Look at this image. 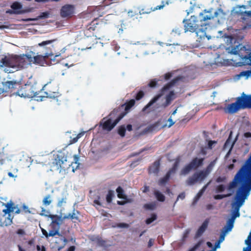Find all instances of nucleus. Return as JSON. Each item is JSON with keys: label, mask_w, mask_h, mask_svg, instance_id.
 Masks as SVG:
<instances>
[{"label": "nucleus", "mask_w": 251, "mask_h": 251, "mask_svg": "<svg viewBox=\"0 0 251 251\" xmlns=\"http://www.w3.org/2000/svg\"><path fill=\"white\" fill-rule=\"evenodd\" d=\"M238 183L241 185L236 192L235 197V202L232 204L238 216H239L240 208L244 204L251 190V162L245 161L244 164L235 176L234 179L229 183L227 189L230 190L236 187Z\"/></svg>", "instance_id": "obj_1"}, {"label": "nucleus", "mask_w": 251, "mask_h": 251, "mask_svg": "<svg viewBox=\"0 0 251 251\" xmlns=\"http://www.w3.org/2000/svg\"><path fill=\"white\" fill-rule=\"evenodd\" d=\"M218 13L217 11L213 12V10L209 11L204 10L198 16H191L188 19H184V30L185 32H195L199 40H202L205 37L209 39L206 35L207 25H209L208 20L214 19L217 17Z\"/></svg>", "instance_id": "obj_2"}, {"label": "nucleus", "mask_w": 251, "mask_h": 251, "mask_svg": "<svg viewBox=\"0 0 251 251\" xmlns=\"http://www.w3.org/2000/svg\"><path fill=\"white\" fill-rule=\"evenodd\" d=\"M53 85H56V84H52L51 81L46 84L43 87V89L46 90L45 92L46 96L40 95V92L36 91L35 87L33 85H25L17 92V95L24 98H35L37 101H42L46 98L56 99L58 100V98L61 96V94L57 91H52L51 90V87Z\"/></svg>", "instance_id": "obj_3"}, {"label": "nucleus", "mask_w": 251, "mask_h": 251, "mask_svg": "<svg viewBox=\"0 0 251 251\" xmlns=\"http://www.w3.org/2000/svg\"><path fill=\"white\" fill-rule=\"evenodd\" d=\"M182 79V77L181 76H178L174 78L170 82H168L165 85H164L163 87L161 89L160 93L154 97L150 101V102L143 108L142 111L145 112L147 111L149 108H150V111L149 112L154 111L159 108L162 107L165 108L169 106L171 103L172 101L175 99V94L174 91H170L169 93L166 95L165 97L166 101L165 102L161 104H156L154 106L152 105L159 100V99L163 95L165 91L169 90L178 81L181 80Z\"/></svg>", "instance_id": "obj_4"}, {"label": "nucleus", "mask_w": 251, "mask_h": 251, "mask_svg": "<svg viewBox=\"0 0 251 251\" xmlns=\"http://www.w3.org/2000/svg\"><path fill=\"white\" fill-rule=\"evenodd\" d=\"M251 108V95H247L244 93L237 98L235 102L229 104L225 108V112L230 114L236 113L240 109ZM246 161L251 162V153Z\"/></svg>", "instance_id": "obj_5"}, {"label": "nucleus", "mask_w": 251, "mask_h": 251, "mask_svg": "<svg viewBox=\"0 0 251 251\" xmlns=\"http://www.w3.org/2000/svg\"><path fill=\"white\" fill-rule=\"evenodd\" d=\"M126 115V112L112 116H110L109 114L107 117L103 118L101 120L100 123V126L104 131H110Z\"/></svg>", "instance_id": "obj_6"}, {"label": "nucleus", "mask_w": 251, "mask_h": 251, "mask_svg": "<svg viewBox=\"0 0 251 251\" xmlns=\"http://www.w3.org/2000/svg\"><path fill=\"white\" fill-rule=\"evenodd\" d=\"M23 56L19 55H3L0 59V68L2 67L19 68L24 62Z\"/></svg>", "instance_id": "obj_7"}, {"label": "nucleus", "mask_w": 251, "mask_h": 251, "mask_svg": "<svg viewBox=\"0 0 251 251\" xmlns=\"http://www.w3.org/2000/svg\"><path fill=\"white\" fill-rule=\"evenodd\" d=\"M4 205L6 208L2 210L4 215H3L0 219V226H7L12 224L13 217L10 214L16 209V206L12 201H10Z\"/></svg>", "instance_id": "obj_8"}, {"label": "nucleus", "mask_w": 251, "mask_h": 251, "mask_svg": "<svg viewBox=\"0 0 251 251\" xmlns=\"http://www.w3.org/2000/svg\"><path fill=\"white\" fill-rule=\"evenodd\" d=\"M56 39L44 41L38 44L41 48V53L46 55L48 58L54 55L53 51L57 47L56 44L53 43L56 41Z\"/></svg>", "instance_id": "obj_9"}, {"label": "nucleus", "mask_w": 251, "mask_h": 251, "mask_svg": "<svg viewBox=\"0 0 251 251\" xmlns=\"http://www.w3.org/2000/svg\"><path fill=\"white\" fill-rule=\"evenodd\" d=\"M204 158H194L191 162L186 165L180 171L179 175L185 176L188 175L191 171L197 170L203 164Z\"/></svg>", "instance_id": "obj_10"}, {"label": "nucleus", "mask_w": 251, "mask_h": 251, "mask_svg": "<svg viewBox=\"0 0 251 251\" xmlns=\"http://www.w3.org/2000/svg\"><path fill=\"white\" fill-rule=\"evenodd\" d=\"M52 164L57 170L59 169L65 170L68 165H70L68 164L67 156L64 153L61 152L54 155V160L52 162Z\"/></svg>", "instance_id": "obj_11"}, {"label": "nucleus", "mask_w": 251, "mask_h": 251, "mask_svg": "<svg viewBox=\"0 0 251 251\" xmlns=\"http://www.w3.org/2000/svg\"><path fill=\"white\" fill-rule=\"evenodd\" d=\"M207 176V173L203 170L196 172L191 176L188 178L186 180V183L188 185H192L197 182L201 183Z\"/></svg>", "instance_id": "obj_12"}, {"label": "nucleus", "mask_w": 251, "mask_h": 251, "mask_svg": "<svg viewBox=\"0 0 251 251\" xmlns=\"http://www.w3.org/2000/svg\"><path fill=\"white\" fill-rule=\"evenodd\" d=\"M135 100L131 99L127 101L125 103L122 104L120 106L114 109L110 113V116L119 115L124 112H126V114L130 108L135 105Z\"/></svg>", "instance_id": "obj_13"}, {"label": "nucleus", "mask_w": 251, "mask_h": 251, "mask_svg": "<svg viewBox=\"0 0 251 251\" xmlns=\"http://www.w3.org/2000/svg\"><path fill=\"white\" fill-rule=\"evenodd\" d=\"M17 85H19V82L17 81H7L0 84V97L2 96L4 93H12Z\"/></svg>", "instance_id": "obj_14"}, {"label": "nucleus", "mask_w": 251, "mask_h": 251, "mask_svg": "<svg viewBox=\"0 0 251 251\" xmlns=\"http://www.w3.org/2000/svg\"><path fill=\"white\" fill-rule=\"evenodd\" d=\"M75 7L71 4H65L60 10V16L62 18H71L75 13Z\"/></svg>", "instance_id": "obj_15"}, {"label": "nucleus", "mask_w": 251, "mask_h": 251, "mask_svg": "<svg viewBox=\"0 0 251 251\" xmlns=\"http://www.w3.org/2000/svg\"><path fill=\"white\" fill-rule=\"evenodd\" d=\"M99 24L97 19L92 21L89 25H88L84 30V35L87 37L91 36V33H92L99 28Z\"/></svg>", "instance_id": "obj_16"}, {"label": "nucleus", "mask_w": 251, "mask_h": 251, "mask_svg": "<svg viewBox=\"0 0 251 251\" xmlns=\"http://www.w3.org/2000/svg\"><path fill=\"white\" fill-rule=\"evenodd\" d=\"M47 56L44 54L37 55L33 57V63L34 64H38L41 66L45 65H49Z\"/></svg>", "instance_id": "obj_17"}, {"label": "nucleus", "mask_w": 251, "mask_h": 251, "mask_svg": "<svg viewBox=\"0 0 251 251\" xmlns=\"http://www.w3.org/2000/svg\"><path fill=\"white\" fill-rule=\"evenodd\" d=\"M160 161L156 160L149 168L148 173L149 174H153L157 175L159 172Z\"/></svg>", "instance_id": "obj_18"}, {"label": "nucleus", "mask_w": 251, "mask_h": 251, "mask_svg": "<svg viewBox=\"0 0 251 251\" xmlns=\"http://www.w3.org/2000/svg\"><path fill=\"white\" fill-rule=\"evenodd\" d=\"M234 51H233V53L234 54H238L243 58H248L247 55H243L242 52V51H244L246 53H248V52H246V51L248 50H249L245 46H243L239 44L238 46H236V47L234 48Z\"/></svg>", "instance_id": "obj_19"}, {"label": "nucleus", "mask_w": 251, "mask_h": 251, "mask_svg": "<svg viewBox=\"0 0 251 251\" xmlns=\"http://www.w3.org/2000/svg\"><path fill=\"white\" fill-rule=\"evenodd\" d=\"M209 222V219H206L205 220V221L203 222L201 226L199 228L197 231V235L198 236H201L203 233L205 231L206 229L207 228L208 224Z\"/></svg>", "instance_id": "obj_20"}, {"label": "nucleus", "mask_w": 251, "mask_h": 251, "mask_svg": "<svg viewBox=\"0 0 251 251\" xmlns=\"http://www.w3.org/2000/svg\"><path fill=\"white\" fill-rule=\"evenodd\" d=\"M180 157L177 156L175 159V162L172 167L168 171V172L170 173V174L171 175L175 174L179 166V163L180 162Z\"/></svg>", "instance_id": "obj_21"}, {"label": "nucleus", "mask_w": 251, "mask_h": 251, "mask_svg": "<svg viewBox=\"0 0 251 251\" xmlns=\"http://www.w3.org/2000/svg\"><path fill=\"white\" fill-rule=\"evenodd\" d=\"M225 39H226V46L228 48H233V44L236 42V39L234 38L232 35H225Z\"/></svg>", "instance_id": "obj_22"}, {"label": "nucleus", "mask_w": 251, "mask_h": 251, "mask_svg": "<svg viewBox=\"0 0 251 251\" xmlns=\"http://www.w3.org/2000/svg\"><path fill=\"white\" fill-rule=\"evenodd\" d=\"M31 54H25L19 55V56H23L24 62L21 63V67H23L25 64V59L26 58L28 59V61L30 62H33V57L34 56V52L32 51H30Z\"/></svg>", "instance_id": "obj_23"}, {"label": "nucleus", "mask_w": 251, "mask_h": 251, "mask_svg": "<svg viewBox=\"0 0 251 251\" xmlns=\"http://www.w3.org/2000/svg\"><path fill=\"white\" fill-rule=\"evenodd\" d=\"M171 175L170 173L167 172L165 176L158 181V185L160 186L165 185L169 180Z\"/></svg>", "instance_id": "obj_24"}, {"label": "nucleus", "mask_w": 251, "mask_h": 251, "mask_svg": "<svg viewBox=\"0 0 251 251\" xmlns=\"http://www.w3.org/2000/svg\"><path fill=\"white\" fill-rule=\"evenodd\" d=\"M77 214H79V212L78 211H75V210H74L73 212L72 213H69L67 215H65L63 217V218L64 219H71V220H75L76 221H78L79 220V218L78 217V216H76V213Z\"/></svg>", "instance_id": "obj_25"}, {"label": "nucleus", "mask_w": 251, "mask_h": 251, "mask_svg": "<svg viewBox=\"0 0 251 251\" xmlns=\"http://www.w3.org/2000/svg\"><path fill=\"white\" fill-rule=\"evenodd\" d=\"M116 192L117 193V197L120 199H123L124 200H127V196L125 194V191L121 187L119 186L116 189Z\"/></svg>", "instance_id": "obj_26"}, {"label": "nucleus", "mask_w": 251, "mask_h": 251, "mask_svg": "<svg viewBox=\"0 0 251 251\" xmlns=\"http://www.w3.org/2000/svg\"><path fill=\"white\" fill-rule=\"evenodd\" d=\"M154 195L155 196L156 199L160 202H163L165 200V196L162 194L158 190H156L154 192Z\"/></svg>", "instance_id": "obj_27"}, {"label": "nucleus", "mask_w": 251, "mask_h": 251, "mask_svg": "<svg viewBox=\"0 0 251 251\" xmlns=\"http://www.w3.org/2000/svg\"><path fill=\"white\" fill-rule=\"evenodd\" d=\"M237 216V213L235 214V216L233 217L231 219H229L228 222V225L227 226H225V228H226L225 231H228L230 230L233 226V223L234 221V218L236 217Z\"/></svg>", "instance_id": "obj_28"}, {"label": "nucleus", "mask_w": 251, "mask_h": 251, "mask_svg": "<svg viewBox=\"0 0 251 251\" xmlns=\"http://www.w3.org/2000/svg\"><path fill=\"white\" fill-rule=\"evenodd\" d=\"M50 13L49 12L46 11L44 12H42L41 14L35 19H29L28 21H33V20H37L39 19H46L49 17Z\"/></svg>", "instance_id": "obj_29"}, {"label": "nucleus", "mask_w": 251, "mask_h": 251, "mask_svg": "<svg viewBox=\"0 0 251 251\" xmlns=\"http://www.w3.org/2000/svg\"><path fill=\"white\" fill-rule=\"evenodd\" d=\"M11 8L15 11H23L21 10L22 5L17 1L13 2L11 5Z\"/></svg>", "instance_id": "obj_30"}, {"label": "nucleus", "mask_w": 251, "mask_h": 251, "mask_svg": "<svg viewBox=\"0 0 251 251\" xmlns=\"http://www.w3.org/2000/svg\"><path fill=\"white\" fill-rule=\"evenodd\" d=\"M170 3H171V2L169 0H167L165 1H162L161 4L160 5H157L153 8H152V11L163 9L166 5H169Z\"/></svg>", "instance_id": "obj_31"}, {"label": "nucleus", "mask_w": 251, "mask_h": 251, "mask_svg": "<svg viewBox=\"0 0 251 251\" xmlns=\"http://www.w3.org/2000/svg\"><path fill=\"white\" fill-rule=\"evenodd\" d=\"M114 196V193L113 190H109L106 197V201L107 203H111L112 201V199Z\"/></svg>", "instance_id": "obj_32"}, {"label": "nucleus", "mask_w": 251, "mask_h": 251, "mask_svg": "<svg viewBox=\"0 0 251 251\" xmlns=\"http://www.w3.org/2000/svg\"><path fill=\"white\" fill-rule=\"evenodd\" d=\"M51 201V197L50 195L46 196L43 200V203L46 206L49 205Z\"/></svg>", "instance_id": "obj_33"}, {"label": "nucleus", "mask_w": 251, "mask_h": 251, "mask_svg": "<svg viewBox=\"0 0 251 251\" xmlns=\"http://www.w3.org/2000/svg\"><path fill=\"white\" fill-rule=\"evenodd\" d=\"M126 131V128L125 125H122L118 127V133L122 137H124L125 136Z\"/></svg>", "instance_id": "obj_34"}, {"label": "nucleus", "mask_w": 251, "mask_h": 251, "mask_svg": "<svg viewBox=\"0 0 251 251\" xmlns=\"http://www.w3.org/2000/svg\"><path fill=\"white\" fill-rule=\"evenodd\" d=\"M210 183V181H209L208 183H207L205 185H204L201 190L199 191V192L198 193L197 195V197L198 199L200 198L201 195L203 194L204 192L205 191L206 188L208 186V185Z\"/></svg>", "instance_id": "obj_35"}, {"label": "nucleus", "mask_w": 251, "mask_h": 251, "mask_svg": "<svg viewBox=\"0 0 251 251\" xmlns=\"http://www.w3.org/2000/svg\"><path fill=\"white\" fill-rule=\"evenodd\" d=\"M232 195L231 193H228L227 194H223V195H216L214 196V198L215 200H221L223 198L229 197Z\"/></svg>", "instance_id": "obj_36"}, {"label": "nucleus", "mask_w": 251, "mask_h": 251, "mask_svg": "<svg viewBox=\"0 0 251 251\" xmlns=\"http://www.w3.org/2000/svg\"><path fill=\"white\" fill-rule=\"evenodd\" d=\"M157 218L156 215L155 214H152L151 216V217L147 219L146 220V223L148 225L151 224L152 222L155 220Z\"/></svg>", "instance_id": "obj_37"}, {"label": "nucleus", "mask_w": 251, "mask_h": 251, "mask_svg": "<svg viewBox=\"0 0 251 251\" xmlns=\"http://www.w3.org/2000/svg\"><path fill=\"white\" fill-rule=\"evenodd\" d=\"M59 227H57V229L54 230H50L49 231V233H48V237L49 236H54L56 235H59Z\"/></svg>", "instance_id": "obj_38"}, {"label": "nucleus", "mask_w": 251, "mask_h": 251, "mask_svg": "<svg viewBox=\"0 0 251 251\" xmlns=\"http://www.w3.org/2000/svg\"><path fill=\"white\" fill-rule=\"evenodd\" d=\"M145 94L142 90L139 91L136 95L135 98L137 100H139L143 98Z\"/></svg>", "instance_id": "obj_39"}, {"label": "nucleus", "mask_w": 251, "mask_h": 251, "mask_svg": "<svg viewBox=\"0 0 251 251\" xmlns=\"http://www.w3.org/2000/svg\"><path fill=\"white\" fill-rule=\"evenodd\" d=\"M6 13L10 14H21L24 13V11H15L12 9L7 10Z\"/></svg>", "instance_id": "obj_40"}, {"label": "nucleus", "mask_w": 251, "mask_h": 251, "mask_svg": "<svg viewBox=\"0 0 251 251\" xmlns=\"http://www.w3.org/2000/svg\"><path fill=\"white\" fill-rule=\"evenodd\" d=\"M225 190V186L223 184L218 185L216 187V192L217 193L223 192Z\"/></svg>", "instance_id": "obj_41"}, {"label": "nucleus", "mask_w": 251, "mask_h": 251, "mask_svg": "<svg viewBox=\"0 0 251 251\" xmlns=\"http://www.w3.org/2000/svg\"><path fill=\"white\" fill-rule=\"evenodd\" d=\"M214 165V163L213 162H211L208 166L206 167L205 170H203L204 172L207 173V175H208L210 172H211L213 166Z\"/></svg>", "instance_id": "obj_42"}, {"label": "nucleus", "mask_w": 251, "mask_h": 251, "mask_svg": "<svg viewBox=\"0 0 251 251\" xmlns=\"http://www.w3.org/2000/svg\"><path fill=\"white\" fill-rule=\"evenodd\" d=\"M152 12V8L146 10L145 8L142 9L139 11V14L142 15L144 14H149Z\"/></svg>", "instance_id": "obj_43"}, {"label": "nucleus", "mask_w": 251, "mask_h": 251, "mask_svg": "<svg viewBox=\"0 0 251 251\" xmlns=\"http://www.w3.org/2000/svg\"><path fill=\"white\" fill-rule=\"evenodd\" d=\"M245 243L248 246V248L244 249V251H251V239L246 240Z\"/></svg>", "instance_id": "obj_44"}, {"label": "nucleus", "mask_w": 251, "mask_h": 251, "mask_svg": "<svg viewBox=\"0 0 251 251\" xmlns=\"http://www.w3.org/2000/svg\"><path fill=\"white\" fill-rule=\"evenodd\" d=\"M66 200L67 198L66 197L62 198L58 201L57 205L60 207L62 206L63 204L66 202Z\"/></svg>", "instance_id": "obj_45"}, {"label": "nucleus", "mask_w": 251, "mask_h": 251, "mask_svg": "<svg viewBox=\"0 0 251 251\" xmlns=\"http://www.w3.org/2000/svg\"><path fill=\"white\" fill-rule=\"evenodd\" d=\"M157 81L155 79H152L148 84V86L151 88L155 87L157 85Z\"/></svg>", "instance_id": "obj_46"}, {"label": "nucleus", "mask_w": 251, "mask_h": 251, "mask_svg": "<svg viewBox=\"0 0 251 251\" xmlns=\"http://www.w3.org/2000/svg\"><path fill=\"white\" fill-rule=\"evenodd\" d=\"M18 172V169H14L12 172H8V175L10 177H15L17 176V175H14L15 174L17 173Z\"/></svg>", "instance_id": "obj_47"}, {"label": "nucleus", "mask_w": 251, "mask_h": 251, "mask_svg": "<svg viewBox=\"0 0 251 251\" xmlns=\"http://www.w3.org/2000/svg\"><path fill=\"white\" fill-rule=\"evenodd\" d=\"M173 75V73L172 72H168L166 74H165L164 75V78L165 80H169L170 79Z\"/></svg>", "instance_id": "obj_48"}, {"label": "nucleus", "mask_w": 251, "mask_h": 251, "mask_svg": "<svg viewBox=\"0 0 251 251\" xmlns=\"http://www.w3.org/2000/svg\"><path fill=\"white\" fill-rule=\"evenodd\" d=\"M144 207L147 209L153 210L154 208L155 205L152 203L145 204Z\"/></svg>", "instance_id": "obj_49"}, {"label": "nucleus", "mask_w": 251, "mask_h": 251, "mask_svg": "<svg viewBox=\"0 0 251 251\" xmlns=\"http://www.w3.org/2000/svg\"><path fill=\"white\" fill-rule=\"evenodd\" d=\"M226 180V176H219L216 179V181L217 183L223 182H225Z\"/></svg>", "instance_id": "obj_50"}, {"label": "nucleus", "mask_w": 251, "mask_h": 251, "mask_svg": "<svg viewBox=\"0 0 251 251\" xmlns=\"http://www.w3.org/2000/svg\"><path fill=\"white\" fill-rule=\"evenodd\" d=\"M22 208L23 210L25 212V213H31L28 206H27L25 204H23L22 205Z\"/></svg>", "instance_id": "obj_51"}, {"label": "nucleus", "mask_w": 251, "mask_h": 251, "mask_svg": "<svg viewBox=\"0 0 251 251\" xmlns=\"http://www.w3.org/2000/svg\"><path fill=\"white\" fill-rule=\"evenodd\" d=\"M185 197V195L184 192H182L178 195L177 196V199L176 201H175L174 205L176 203L177 201L179 199L181 200H183Z\"/></svg>", "instance_id": "obj_52"}, {"label": "nucleus", "mask_w": 251, "mask_h": 251, "mask_svg": "<svg viewBox=\"0 0 251 251\" xmlns=\"http://www.w3.org/2000/svg\"><path fill=\"white\" fill-rule=\"evenodd\" d=\"M216 143H217V142L215 141H212V140L209 141L208 143V149H212L213 148V145Z\"/></svg>", "instance_id": "obj_53"}, {"label": "nucleus", "mask_w": 251, "mask_h": 251, "mask_svg": "<svg viewBox=\"0 0 251 251\" xmlns=\"http://www.w3.org/2000/svg\"><path fill=\"white\" fill-rule=\"evenodd\" d=\"M60 0H35V1L37 2H48L49 1L57 2Z\"/></svg>", "instance_id": "obj_54"}, {"label": "nucleus", "mask_w": 251, "mask_h": 251, "mask_svg": "<svg viewBox=\"0 0 251 251\" xmlns=\"http://www.w3.org/2000/svg\"><path fill=\"white\" fill-rule=\"evenodd\" d=\"M168 121L169 122V124L168 125L169 127H171L175 123V122L173 121L171 117L168 119Z\"/></svg>", "instance_id": "obj_55"}, {"label": "nucleus", "mask_w": 251, "mask_h": 251, "mask_svg": "<svg viewBox=\"0 0 251 251\" xmlns=\"http://www.w3.org/2000/svg\"><path fill=\"white\" fill-rule=\"evenodd\" d=\"M251 72V71H244V72H242L241 73L240 75L248 76L250 75Z\"/></svg>", "instance_id": "obj_56"}, {"label": "nucleus", "mask_w": 251, "mask_h": 251, "mask_svg": "<svg viewBox=\"0 0 251 251\" xmlns=\"http://www.w3.org/2000/svg\"><path fill=\"white\" fill-rule=\"evenodd\" d=\"M181 31V28H177L173 29V32H174L176 34H178V35H179L180 34Z\"/></svg>", "instance_id": "obj_57"}, {"label": "nucleus", "mask_w": 251, "mask_h": 251, "mask_svg": "<svg viewBox=\"0 0 251 251\" xmlns=\"http://www.w3.org/2000/svg\"><path fill=\"white\" fill-rule=\"evenodd\" d=\"M147 150L146 149H142L140 151L138 152H136V153H133L131 156H136V155H139L141 153H142V152H143L144 151H146Z\"/></svg>", "instance_id": "obj_58"}, {"label": "nucleus", "mask_w": 251, "mask_h": 251, "mask_svg": "<svg viewBox=\"0 0 251 251\" xmlns=\"http://www.w3.org/2000/svg\"><path fill=\"white\" fill-rule=\"evenodd\" d=\"M220 243L221 242H220L218 241L215 243L214 248L213 249V251H215L216 249L220 248Z\"/></svg>", "instance_id": "obj_59"}, {"label": "nucleus", "mask_w": 251, "mask_h": 251, "mask_svg": "<svg viewBox=\"0 0 251 251\" xmlns=\"http://www.w3.org/2000/svg\"><path fill=\"white\" fill-rule=\"evenodd\" d=\"M16 233L19 235H23L25 234V231L22 229H19L17 230Z\"/></svg>", "instance_id": "obj_60"}, {"label": "nucleus", "mask_w": 251, "mask_h": 251, "mask_svg": "<svg viewBox=\"0 0 251 251\" xmlns=\"http://www.w3.org/2000/svg\"><path fill=\"white\" fill-rule=\"evenodd\" d=\"M77 140H78V139L76 136L73 139H71L70 141V144H72L75 143L77 141Z\"/></svg>", "instance_id": "obj_61"}, {"label": "nucleus", "mask_w": 251, "mask_h": 251, "mask_svg": "<svg viewBox=\"0 0 251 251\" xmlns=\"http://www.w3.org/2000/svg\"><path fill=\"white\" fill-rule=\"evenodd\" d=\"M42 232L43 234L47 238L48 237V232L44 228L41 229Z\"/></svg>", "instance_id": "obj_62"}, {"label": "nucleus", "mask_w": 251, "mask_h": 251, "mask_svg": "<svg viewBox=\"0 0 251 251\" xmlns=\"http://www.w3.org/2000/svg\"><path fill=\"white\" fill-rule=\"evenodd\" d=\"M244 136L246 138H250L251 137V132H247L244 133Z\"/></svg>", "instance_id": "obj_63"}, {"label": "nucleus", "mask_w": 251, "mask_h": 251, "mask_svg": "<svg viewBox=\"0 0 251 251\" xmlns=\"http://www.w3.org/2000/svg\"><path fill=\"white\" fill-rule=\"evenodd\" d=\"M75 247L74 246L70 247L67 250V251H75Z\"/></svg>", "instance_id": "obj_64"}]
</instances>
